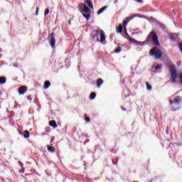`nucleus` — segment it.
Listing matches in <instances>:
<instances>
[{
  "label": "nucleus",
  "mask_w": 182,
  "mask_h": 182,
  "mask_svg": "<svg viewBox=\"0 0 182 182\" xmlns=\"http://www.w3.org/2000/svg\"><path fill=\"white\" fill-rule=\"evenodd\" d=\"M145 42L146 43L149 42H153L154 45H156V46H160V42H159V37L157 36V33H156L155 31L150 32V33L146 37Z\"/></svg>",
  "instance_id": "f257e3e1"
},
{
  "label": "nucleus",
  "mask_w": 182,
  "mask_h": 182,
  "mask_svg": "<svg viewBox=\"0 0 182 182\" xmlns=\"http://www.w3.org/2000/svg\"><path fill=\"white\" fill-rule=\"evenodd\" d=\"M181 102V97L180 96H177L173 100H170L169 103L171 105V110H172V112H176V110H178V105Z\"/></svg>",
  "instance_id": "f03ea898"
},
{
  "label": "nucleus",
  "mask_w": 182,
  "mask_h": 182,
  "mask_svg": "<svg viewBox=\"0 0 182 182\" xmlns=\"http://www.w3.org/2000/svg\"><path fill=\"white\" fill-rule=\"evenodd\" d=\"M169 73L171 76V80L172 83H176V80H177V68L176 65L171 64L169 65Z\"/></svg>",
  "instance_id": "7ed1b4c3"
},
{
  "label": "nucleus",
  "mask_w": 182,
  "mask_h": 182,
  "mask_svg": "<svg viewBox=\"0 0 182 182\" xmlns=\"http://www.w3.org/2000/svg\"><path fill=\"white\" fill-rule=\"evenodd\" d=\"M151 56H155L156 59H161V56H163V53L161 50H158L157 47H154L150 50Z\"/></svg>",
  "instance_id": "20e7f679"
},
{
  "label": "nucleus",
  "mask_w": 182,
  "mask_h": 182,
  "mask_svg": "<svg viewBox=\"0 0 182 182\" xmlns=\"http://www.w3.org/2000/svg\"><path fill=\"white\" fill-rule=\"evenodd\" d=\"M82 9L83 11L80 10V12H82V14L84 16V18H85L87 21H89V19H90V14L87 13L90 12V9H89V7L86 6V4H84ZM83 12H85V14H85V13Z\"/></svg>",
  "instance_id": "39448f33"
},
{
  "label": "nucleus",
  "mask_w": 182,
  "mask_h": 182,
  "mask_svg": "<svg viewBox=\"0 0 182 182\" xmlns=\"http://www.w3.org/2000/svg\"><path fill=\"white\" fill-rule=\"evenodd\" d=\"M48 39H50V45L51 48H55L56 43V41L55 40V33H51V34L48 36Z\"/></svg>",
  "instance_id": "423d86ee"
},
{
  "label": "nucleus",
  "mask_w": 182,
  "mask_h": 182,
  "mask_svg": "<svg viewBox=\"0 0 182 182\" xmlns=\"http://www.w3.org/2000/svg\"><path fill=\"white\" fill-rule=\"evenodd\" d=\"M100 33L99 32V30H97L96 31H93L91 33V39H92V41H95V42H97V41H99V38L97 36H98V35Z\"/></svg>",
  "instance_id": "0eeeda50"
},
{
  "label": "nucleus",
  "mask_w": 182,
  "mask_h": 182,
  "mask_svg": "<svg viewBox=\"0 0 182 182\" xmlns=\"http://www.w3.org/2000/svg\"><path fill=\"white\" fill-rule=\"evenodd\" d=\"M28 91V87L23 85L18 88V93L19 95H23L24 93H26Z\"/></svg>",
  "instance_id": "6e6552de"
},
{
  "label": "nucleus",
  "mask_w": 182,
  "mask_h": 182,
  "mask_svg": "<svg viewBox=\"0 0 182 182\" xmlns=\"http://www.w3.org/2000/svg\"><path fill=\"white\" fill-rule=\"evenodd\" d=\"M128 41L130 42V43H132L133 45H136V46H140V42L134 40V38H132L131 36H128Z\"/></svg>",
  "instance_id": "1a4fd4ad"
},
{
  "label": "nucleus",
  "mask_w": 182,
  "mask_h": 182,
  "mask_svg": "<svg viewBox=\"0 0 182 182\" xmlns=\"http://www.w3.org/2000/svg\"><path fill=\"white\" fill-rule=\"evenodd\" d=\"M100 42L103 43L106 41V36L105 35V31H100Z\"/></svg>",
  "instance_id": "9d476101"
},
{
  "label": "nucleus",
  "mask_w": 182,
  "mask_h": 182,
  "mask_svg": "<svg viewBox=\"0 0 182 182\" xmlns=\"http://www.w3.org/2000/svg\"><path fill=\"white\" fill-rule=\"evenodd\" d=\"M134 17H131V18H127L126 20H124L123 21V24H122V26L124 28H126V26H127V24L130 22V21H132V19H133Z\"/></svg>",
  "instance_id": "9b49d317"
},
{
  "label": "nucleus",
  "mask_w": 182,
  "mask_h": 182,
  "mask_svg": "<svg viewBox=\"0 0 182 182\" xmlns=\"http://www.w3.org/2000/svg\"><path fill=\"white\" fill-rule=\"evenodd\" d=\"M103 85V79L98 78L97 80V87H100Z\"/></svg>",
  "instance_id": "f8f14e48"
},
{
  "label": "nucleus",
  "mask_w": 182,
  "mask_h": 182,
  "mask_svg": "<svg viewBox=\"0 0 182 182\" xmlns=\"http://www.w3.org/2000/svg\"><path fill=\"white\" fill-rule=\"evenodd\" d=\"M49 126H50V127L56 128L58 127V124H56V121L52 120L49 122Z\"/></svg>",
  "instance_id": "ddd939ff"
},
{
  "label": "nucleus",
  "mask_w": 182,
  "mask_h": 182,
  "mask_svg": "<svg viewBox=\"0 0 182 182\" xmlns=\"http://www.w3.org/2000/svg\"><path fill=\"white\" fill-rule=\"evenodd\" d=\"M30 136H31V133H29V131L25 130L23 132L24 139H29Z\"/></svg>",
  "instance_id": "4468645a"
},
{
  "label": "nucleus",
  "mask_w": 182,
  "mask_h": 182,
  "mask_svg": "<svg viewBox=\"0 0 182 182\" xmlns=\"http://www.w3.org/2000/svg\"><path fill=\"white\" fill-rule=\"evenodd\" d=\"M107 8V6H104V7H102V8L97 12V15H100V14H102V12H105V11H106Z\"/></svg>",
  "instance_id": "2eb2a0df"
},
{
  "label": "nucleus",
  "mask_w": 182,
  "mask_h": 182,
  "mask_svg": "<svg viewBox=\"0 0 182 182\" xmlns=\"http://www.w3.org/2000/svg\"><path fill=\"white\" fill-rule=\"evenodd\" d=\"M86 4L90 9H93V3H92L91 0H86Z\"/></svg>",
  "instance_id": "dca6fc26"
},
{
  "label": "nucleus",
  "mask_w": 182,
  "mask_h": 182,
  "mask_svg": "<svg viewBox=\"0 0 182 182\" xmlns=\"http://www.w3.org/2000/svg\"><path fill=\"white\" fill-rule=\"evenodd\" d=\"M6 83V78L5 77H0V85Z\"/></svg>",
  "instance_id": "f3484780"
},
{
  "label": "nucleus",
  "mask_w": 182,
  "mask_h": 182,
  "mask_svg": "<svg viewBox=\"0 0 182 182\" xmlns=\"http://www.w3.org/2000/svg\"><path fill=\"white\" fill-rule=\"evenodd\" d=\"M49 86H50V81H46L44 82V85H43L44 89H48Z\"/></svg>",
  "instance_id": "a211bd4d"
},
{
  "label": "nucleus",
  "mask_w": 182,
  "mask_h": 182,
  "mask_svg": "<svg viewBox=\"0 0 182 182\" xmlns=\"http://www.w3.org/2000/svg\"><path fill=\"white\" fill-rule=\"evenodd\" d=\"M117 32H118V33H122V32H123V26L119 25L118 28H117Z\"/></svg>",
  "instance_id": "6ab92c4d"
},
{
  "label": "nucleus",
  "mask_w": 182,
  "mask_h": 182,
  "mask_svg": "<svg viewBox=\"0 0 182 182\" xmlns=\"http://www.w3.org/2000/svg\"><path fill=\"white\" fill-rule=\"evenodd\" d=\"M48 151H50V153H55V148L53 146H49L48 145Z\"/></svg>",
  "instance_id": "aec40b11"
},
{
  "label": "nucleus",
  "mask_w": 182,
  "mask_h": 182,
  "mask_svg": "<svg viewBox=\"0 0 182 182\" xmlns=\"http://www.w3.org/2000/svg\"><path fill=\"white\" fill-rule=\"evenodd\" d=\"M115 53H120L122 52V47L118 46L117 48L114 49Z\"/></svg>",
  "instance_id": "412c9836"
},
{
  "label": "nucleus",
  "mask_w": 182,
  "mask_h": 182,
  "mask_svg": "<svg viewBox=\"0 0 182 182\" xmlns=\"http://www.w3.org/2000/svg\"><path fill=\"white\" fill-rule=\"evenodd\" d=\"M95 97H96V93L91 92V94L90 95V100H93Z\"/></svg>",
  "instance_id": "4be33fe9"
},
{
  "label": "nucleus",
  "mask_w": 182,
  "mask_h": 182,
  "mask_svg": "<svg viewBox=\"0 0 182 182\" xmlns=\"http://www.w3.org/2000/svg\"><path fill=\"white\" fill-rule=\"evenodd\" d=\"M146 90H151V89H153L151 85H150V84L147 82H146Z\"/></svg>",
  "instance_id": "5701e85b"
},
{
  "label": "nucleus",
  "mask_w": 182,
  "mask_h": 182,
  "mask_svg": "<svg viewBox=\"0 0 182 182\" xmlns=\"http://www.w3.org/2000/svg\"><path fill=\"white\" fill-rule=\"evenodd\" d=\"M163 68V65L162 64H158L155 66V69L156 70H159V69H161Z\"/></svg>",
  "instance_id": "b1692460"
},
{
  "label": "nucleus",
  "mask_w": 182,
  "mask_h": 182,
  "mask_svg": "<svg viewBox=\"0 0 182 182\" xmlns=\"http://www.w3.org/2000/svg\"><path fill=\"white\" fill-rule=\"evenodd\" d=\"M124 32H125V36L127 39H129V33H127V29L126 28H124Z\"/></svg>",
  "instance_id": "393cba45"
},
{
  "label": "nucleus",
  "mask_w": 182,
  "mask_h": 182,
  "mask_svg": "<svg viewBox=\"0 0 182 182\" xmlns=\"http://www.w3.org/2000/svg\"><path fill=\"white\" fill-rule=\"evenodd\" d=\"M124 32H125V36L127 39H129V33H127V29L126 28H124Z\"/></svg>",
  "instance_id": "a878e982"
},
{
  "label": "nucleus",
  "mask_w": 182,
  "mask_h": 182,
  "mask_svg": "<svg viewBox=\"0 0 182 182\" xmlns=\"http://www.w3.org/2000/svg\"><path fill=\"white\" fill-rule=\"evenodd\" d=\"M179 80V83L182 85V73H180Z\"/></svg>",
  "instance_id": "bb28decb"
},
{
  "label": "nucleus",
  "mask_w": 182,
  "mask_h": 182,
  "mask_svg": "<svg viewBox=\"0 0 182 182\" xmlns=\"http://www.w3.org/2000/svg\"><path fill=\"white\" fill-rule=\"evenodd\" d=\"M44 14H45V16H46V15H48V14H49V9H46L45 10Z\"/></svg>",
  "instance_id": "cd10ccee"
},
{
  "label": "nucleus",
  "mask_w": 182,
  "mask_h": 182,
  "mask_svg": "<svg viewBox=\"0 0 182 182\" xmlns=\"http://www.w3.org/2000/svg\"><path fill=\"white\" fill-rule=\"evenodd\" d=\"M27 100H29L30 102L32 101V97L31 95H28L27 97Z\"/></svg>",
  "instance_id": "c85d7f7f"
},
{
  "label": "nucleus",
  "mask_w": 182,
  "mask_h": 182,
  "mask_svg": "<svg viewBox=\"0 0 182 182\" xmlns=\"http://www.w3.org/2000/svg\"><path fill=\"white\" fill-rule=\"evenodd\" d=\"M38 12H39V7H37L36 10V15H38Z\"/></svg>",
  "instance_id": "c756f323"
},
{
  "label": "nucleus",
  "mask_w": 182,
  "mask_h": 182,
  "mask_svg": "<svg viewBox=\"0 0 182 182\" xmlns=\"http://www.w3.org/2000/svg\"><path fill=\"white\" fill-rule=\"evenodd\" d=\"M165 133H166V134H168V133H169L168 127H166V131H165Z\"/></svg>",
  "instance_id": "7c9ffc66"
},
{
  "label": "nucleus",
  "mask_w": 182,
  "mask_h": 182,
  "mask_svg": "<svg viewBox=\"0 0 182 182\" xmlns=\"http://www.w3.org/2000/svg\"><path fill=\"white\" fill-rule=\"evenodd\" d=\"M86 122H87V123H89V122H90V118L87 117V118H86Z\"/></svg>",
  "instance_id": "2f4dec72"
},
{
  "label": "nucleus",
  "mask_w": 182,
  "mask_h": 182,
  "mask_svg": "<svg viewBox=\"0 0 182 182\" xmlns=\"http://www.w3.org/2000/svg\"><path fill=\"white\" fill-rule=\"evenodd\" d=\"M69 25H72V21L70 20L68 21Z\"/></svg>",
  "instance_id": "473e14b6"
},
{
  "label": "nucleus",
  "mask_w": 182,
  "mask_h": 182,
  "mask_svg": "<svg viewBox=\"0 0 182 182\" xmlns=\"http://www.w3.org/2000/svg\"><path fill=\"white\" fill-rule=\"evenodd\" d=\"M18 134H23V132H22L20 131V132H18Z\"/></svg>",
  "instance_id": "72a5a7b5"
}]
</instances>
